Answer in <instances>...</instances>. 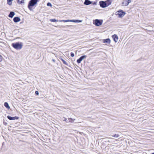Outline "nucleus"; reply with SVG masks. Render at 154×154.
Returning <instances> with one entry per match:
<instances>
[{"label":"nucleus","instance_id":"obj_1","mask_svg":"<svg viewBox=\"0 0 154 154\" xmlns=\"http://www.w3.org/2000/svg\"><path fill=\"white\" fill-rule=\"evenodd\" d=\"M39 0H30L29 2L28 5V8L30 11L32 10V7L37 4L38 2H39Z\"/></svg>","mask_w":154,"mask_h":154},{"label":"nucleus","instance_id":"obj_2","mask_svg":"<svg viewBox=\"0 0 154 154\" xmlns=\"http://www.w3.org/2000/svg\"><path fill=\"white\" fill-rule=\"evenodd\" d=\"M11 46L13 48L17 50H20L22 47L23 45L21 42H17L15 43H12Z\"/></svg>","mask_w":154,"mask_h":154},{"label":"nucleus","instance_id":"obj_3","mask_svg":"<svg viewBox=\"0 0 154 154\" xmlns=\"http://www.w3.org/2000/svg\"><path fill=\"white\" fill-rule=\"evenodd\" d=\"M116 13V15L119 18L123 17L125 14V12L122 10H119Z\"/></svg>","mask_w":154,"mask_h":154},{"label":"nucleus","instance_id":"obj_4","mask_svg":"<svg viewBox=\"0 0 154 154\" xmlns=\"http://www.w3.org/2000/svg\"><path fill=\"white\" fill-rule=\"evenodd\" d=\"M103 22V20L97 19L94 20L93 24L96 26H99L102 24Z\"/></svg>","mask_w":154,"mask_h":154},{"label":"nucleus","instance_id":"obj_5","mask_svg":"<svg viewBox=\"0 0 154 154\" xmlns=\"http://www.w3.org/2000/svg\"><path fill=\"white\" fill-rule=\"evenodd\" d=\"M99 4L100 7L102 8H104L107 7L105 1H100L99 2Z\"/></svg>","mask_w":154,"mask_h":154},{"label":"nucleus","instance_id":"obj_6","mask_svg":"<svg viewBox=\"0 0 154 154\" xmlns=\"http://www.w3.org/2000/svg\"><path fill=\"white\" fill-rule=\"evenodd\" d=\"M87 57L86 55H82L77 60V62L78 63H80L84 59Z\"/></svg>","mask_w":154,"mask_h":154},{"label":"nucleus","instance_id":"obj_7","mask_svg":"<svg viewBox=\"0 0 154 154\" xmlns=\"http://www.w3.org/2000/svg\"><path fill=\"white\" fill-rule=\"evenodd\" d=\"M7 117L10 120H17L19 119V117L17 116L11 117L10 116H8Z\"/></svg>","mask_w":154,"mask_h":154},{"label":"nucleus","instance_id":"obj_8","mask_svg":"<svg viewBox=\"0 0 154 154\" xmlns=\"http://www.w3.org/2000/svg\"><path fill=\"white\" fill-rule=\"evenodd\" d=\"M131 2V0H126L122 3V4L123 6H127Z\"/></svg>","mask_w":154,"mask_h":154},{"label":"nucleus","instance_id":"obj_9","mask_svg":"<svg viewBox=\"0 0 154 154\" xmlns=\"http://www.w3.org/2000/svg\"><path fill=\"white\" fill-rule=\"evenodd\" d=\"M92 2L89 0H85L84 4L85 5H88L92 3Z\"/></svg>","mask_w":154,"mask_h":154},{"label":"nucleus","instance_id":"obj_10","mask_svg":"<svg viewBox=\"0 0 154 154\" xmlns=\"http://www.w3.org/2000/svg\"><path fill=\"white\" fill-rule=\"evenodd\" d=\"M13 20L15 23H17L20 21V19L19 17H16L14 18Z\"/></svg>","mask_w":154,"mask_h":154},{"label":"nucleus","instance_id":"obj_11","mask_svg":"<svg viewBox=\"0 0 154 154\" xmlns=\"http://www.w3.org/2000/svg\"><path fill=\"white\" fill-rule=\"evenodd\" d=\"M103 42L104 43L110 44V40L109 38L104 39L103 40Z\"/></svg>","mask_w":154,"mask_h":154},{"label":"nucleus","instance_id":"obj_12","mask_svg":"<svg viewBox=\"0 0 154 154\" xmlns=\"http://www.w3.org/2000/svg\"><path fill=\"white\" fill-rule=\"evenodd\" d=\"M112 38L113 39L114 41L116 42H117L118 41V37L117 35L114 34L112 36Z\"/></svg>","mask_w":154,"mask_h":154},{"label":"nucleus","instance_id":"obj_13","mask_svg":"<svg viewBox=\"0 0 154 154\" xmlns=\"http://www.w3.org/2000/svg\"><path fill=\"white\" fill-rule=\"evenodd\" d=\"M112 1V0H107L105 1L107 7L111 4Z\"/></svg>","mask_w":154,"mask_h":154},{"label":"nucleus","instance_id":"obj_14","mask_svg":"<svg viewBox=\"0 0 154 154\" xmlns=\"http://www.w3.org/2000/svg\"><path fill=\"white\" fill-rule=\"evenodd\" d=\"M15 14V13L14 11H11L9 14L8 16L10 18H12Z\"/></svg>","mask_w":154,"mask_h":154},{"label":"nucleus","instance_id":"obj_15","mask_svg":"<svg viewBox=\"0 0 154 154\" xmlns=\"http://www.w3.org/2000/svg\"><path fill=\"white\" fill-rule=\"evenodd\" d=\"M75 120V119H73L72 118H69L68 119V121H66V122L67 123H68L69 122L72 123L74 122V121Z\"/></svg>","mask_w":154,"mask_h":154},{"label":"nucleus","instance_id":"obj_16","mask_svg":"<svg viewBox=\"0 0 154 154\" xmlns=\"http://www.w3.org/2000/svg\"><path fill=\"white\" fill-rule=\"evenodd\" d=\"M50 21L51 22H60V20H56L55 19H51L50 20Z\"/></svg>","mask_w":154,"mask_h":154},{"label":"nucleus","instance_id":"obj_17","mask_svg":"<svg viewBox=\"0 0 154 154\" xmlns=\"http://www.w3.org/2000/svg\"><path fill=\"white\" fill-rule=\"evenodd\" d=\"M4 106L7 109H9L10 108V107L9 106L8 103L5 102L4 103Z\"/></svg>","mask_w":154,"mask_h":154},{"label":"nucleus","instance_id":"obj_18","mask_svg":"<svg viewBox=\"0 0 154 154\" xmlns=\"http://www.w3.org/2000/svg\"><path fill=\"white\" fill-rule=\"evenodd\" d=\"M72 26L71 25H66L65 26H61V27H60L61 28H68L69 27H70L71 26Z\"/></svg>","mask_w":154,"mask_h":154},{"label":"nucleus","instance_id":"obj_19","mask_svg":"<svg viewBox=\"0 0 154 154\" xmlns=\"http://www.w3.org/2000/svg\"><path fill=\"white\" fill-rule=\"evenodd\" d=\"M17 2L19 4H22L23 3H24V0H17Z\"/></svg>","mask_w":154,"mask_h":154},{"label":"nucleus","instance_id":"obj_20","mask_svg":"<svg viewBox=\"0 0 154 154\" xmlns=\"http://www.w3.org/2000/svg\"><path fill=\"white\" fill-rule=\"evenodd\" d=\"M61 60L62 61L63 64H64L66 66H68V63L67 62H66L63 59H61Z\"/></svg>","mask_w":154,"mask_h":154},{"label":"nucleus","instance_id":"obj_21","mask_svg":"<svg viewBox=\"0 0 154 154\" xmlns=\"http://www.w3.org/2000/svg\"><path fill=\"white\" fill-rule=\"evenodd\" d=\"M112 137L115 138H118L119 137V135L118 134H115L112 136Z\"/></svg>","mask_w":154,"mask_h":154},{"label":"nucleus","instance_id":"obj_22","mask_svg":"<svg viewBox=\"0 0 154 154\" xmlns=\"http://www.w3.org/2000/svg\"><path fill=\"white\" fill-rule=\"evenodd\" d=\"M70 20H60V22H70Z\"/></svg>","mask_w":154,"mask_h":154},{"label":"nucleus","instance_id":"obj_23","mask_svg":"<svg viewBox=\"0 0 154 154\" xmlns=\"http://www.w3.org/2000/svg\"><path fill=\"white\" fill-rule=\"evenodd\" d=\"M7 3L8 5H11L12 4V1H7Z\"/></svg>","mask_w":154,"mask_h":154},{"label":"nucleus","instance_id":"obj_24","mask_svg":"<svg viewBox=\"0 0 154 154\" xmlns=\"http://www.w3.org/2000/svg\"><path fill=\"white\" fill-rule=\"evenodd\" d=\"M82 21V20H76V23H81Z\"/></svg>","mask_w":154,"mask_h":154},{"label":"nucleus","instance_id":"obj_25","mask_svg":"<svg viewBox=\"0 0 154 154\" xmlns=\"http://www.w3.org/2000/svg\"><path fill=\"white\" fill-rule=\"evenodd\" d=\"M47 5L48 6L51 7L52 6V5H51V4L50 3L48 2L47 4Z\"/></svg>","mask_w":154,"mask_h":154},{"label":"nucleus","instance_id":"obj_26","mask_svg":"<svg viewBox=\"0 0 154 154\" xmlns=\"http://www.w3.org/2000/svg\"><path fill=\"white\" fill-rule=\"evenodd\" d=\"M70 22L76 23V20H70Z\"/></svg>","mask_w":154,"mask_h":154},{"label":"nucleus","instance_id":"obj_27","mask_svg":"<svg viewBox=\"0 0 154 154\" xmlns=\"http://www.w3.org/2000/svg\"><path fill=\"white\" fill-rule=\"evenodd\" d=\"M3 124L5 126L8 125V123L7 122H5V121H4Z\"/></svg>","mask_w":154,"mask_h":154},{"label":"nucleus","instance_id":"obj_28","mask_svg":"<svg viewBox=\"0 0 154 154\" xmlns=\"http://www.w3.org/2000/svg\"><path fill=\"white\" fill-rule=\"evenodd\" d=\"M70 55L72 57H73L74 56V54L73 52H71L70 53Z\"/></svg>","mask_w":154,"mask_h":154},{"label":"nucleus","instance_id":"obj_29","mask_svg":"<svg viewBox=\"0 0 154 154\" xmlns=\"http://www.w3.org/2000/svg\"><path fill=\"white\" fill-rule=\"evenodd\" d=\"M2 57L0 54V62L2 61Z\"/></svg>","mask_w":154,"mask_h":154},{"label":"nucleus","instance_id":"obj_30","mask_svg":"<svg viewBox=\"0 0 154 154\" xmlns=\"http://www.w3.org/2000/svg\"><path fill=\"white\" fill-rule=\"evenodd\" d=\"M35 94L36 95H38L39 94V92L38 91H36L35 92Z\"/></svg>","mask_w":154,"mask_h":154},{"label":"nucleus","instance_id":"obj_31","mask_svg":"<svg viewBox=\"0 0 154 154\" xmlns=\"http://www.w3.org/2000/svg\"><path fill=\"white\" fill-rule=\"evenodd\" d=\"M93 5H96L97 4V2H94L92 4Z\"/></svg>","mask_w":154,"mask_h":154},{"label":"nucleus","instance_id":"obj_32","mask_svg":"<svg viewBox=\"0 0 154 154\" xmlns=\"http://www.w3.org/2000/svg\"><path fill=\"white\" fill-rule=\"evenodd\" d=\"M63 121H66L67 120V119L65 118H63Z\"/></svg>","mask_w":154,"mask_h":154},{"label":"nucleus","instance_id":"obj_33","mask_svg":"<svg viewBox=\"0 0 154 154\" xmlns=\"http://www.w3.org/2000/svg\"><path fill=\"white\" fill-rule=\"evenodd\" d=\"M52 61L54 62H55V60L54 59H52Z\"/></svg>","mask_w":154,"mask_h":154},{"label":"nucleus","instance_id":"obj_34","mask_svg":"<svg viewBox=\"0 0 154 154\" xmlns=\"http://www.w3.org/2000/svg\"><path fill=\"white\" fill-rule=\"evenodd\" d=\"M13 0H7V1H12Z\"/></svg>","mask_w":154,"mask_h":154},{"label":"nucleus","instance_id":"obj_35","mask_svg":"<svg viewBox=\"0 0 154 154\" xmlns=\"http://www.w3.org/2000/svg\"><path fill=\"white\" fill-rule=\"evenodd\" d=\"M151 154H154V152L152 153Z\"/></svg>","mask_w":154,"mask_h":154}]
</instances>
